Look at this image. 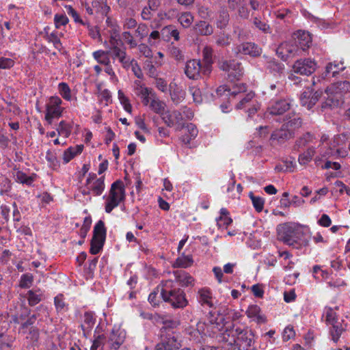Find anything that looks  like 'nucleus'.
Wrapping results in <instances>:
<instances>
[{
	"instance_id": "1",
	"label": "nucleus",
	"mask_w": 350,
	"mask_h": 350,
	"mask_svg": "<svg viewBox=\"0 0 350 350\" xmlns=\"http://www.w3.org/2000/svg\"><path fill=\"white\" fill-rule=\"evenodd\" d=\"M225 330L222 333V340L229 347V349L252 350L255 342L254 332L247 327L231 323L224 325Z\"/></svg>"
},
{
	"instance_id": "2",
	"label": "nucleus",
	"mask_w": 350,
	"mask_h": 350,
	"mask_svg": "<svg viewBox=\"0 0 350 350\" xmlns=\"http://www.w3.org/2000/svg\"><path fill=\"white\" fill-rule=\"evenodd\" d=\"M347 137L344 134L336 135L329 139L326 134L321 136L320 144L318 146V153L321 159L345 158L348 155L346 149Z\"/></svg>"
},
{
	"instance_id": "3",
	"label": "nucleus",
	"mask_w": 350,
	"mask_h": 350,
	"mask_svg": "<svg viewBox=\"0 0 350 350\" xmlns=\"http://www.w3.org/2000/svg\"><path fill=\"white\" fill-rule=\"evenodd\" d=\"M350 93V81H338L330 84L325 90L323 107H338L344 103V96Z\"/></svg>"
},
{
	"instance_id": "4",
	"label": "nucleus",
	"mask_w": 350,
	"mask_h": 350,
	"mask_svg": "<svg viewBox=\"0 0 350 350\" xmlns=\"http://www.w3.org/2000/svg\"><path fill=\"white\" fill-rule=\"evenodd\" d=\"M278 239L285 244L294 246L303 234L299 227H295L290 223L280 224L277 227Z\"/></svg>"
},
{
	"instance_id": "5",
	"label": "nucleus",
	"mask_w": 350,
	"mask_h": 350,
	"mask_svg": "<svg viewBox=\"0 0 350 350\" xmlns=\"http://www.w3.org/2000/svg\"><path fill=\"white\" fill-rule=\"evenodd\" d=\"M161 297L174 308H183L188 304L185 293L180 288H174L169 291L162 288Z\"/></svg>"
},
{
	"instance_id": "6",
	"label": "nucleus",
	"mask_w": 350,
	"mask_h": 350,
	"mask_svg": "<svg viewBox=\"0 0 350 350\" xmlns=\"http://www.w3.org/2000/svg\"><path fill=\"white\" fill-rule=\"evenodd\" d=\"M62 99L57 96H51L46 104L45 120L49 124L53 122L55 118H59L62 116L64 108L61 105Z\"/></svg>"
},
{
	"instance_id": "7",
	"label": "nucleus",
	"mask_w": 350,
	"mask_h": 350,
	"mask_svg": "<svg viewBox=\"0 0 350 350\" xmlns=\"http://www.w3.org/2000/svg\"><path fill=\"white\" fill-rule=\"evenodd\" d=\"M278 55L284 61L297 55H301L300 49L294 41L282 43L277 49Z\"/></svg>"
},
{
	"instance_id": "8",
	"label": "nucleus",
	"mask_w": 350,
	"mask_h": 350,
	"mask_svg": "<svg viewBox=\"0 0 350 350\" xmlns=\"http://www.w3.org/2000/svg\"><path fill=\"white\" fill-rule=\"evenodd\" d=\"M293 69L295 73L310 75L316 70L317 62L311 59H300L294 63Z\"/></svg>"
},
{
	"instance_id": "9",
	"label": "nucleus",
	"mask_w": 350,
	"mask_h": 350,
	"mask_svg": "<svg viewBox=\"0 0 350 350\" xmlns=\"http://www.w3.org/2000/svg\"><path fill=\"white\" fill-rule=\"evenodd\" d=\"M220 69L228 72L230 80H239L243 75V69L239 62L232 61H224L220 64Z\"/></svg>"
},
{
	"instance_id": "10",
	"label": "nucleus",
	"mask_w": 350,
	"mask_h": 350,
	"mask_svg": "<svg viewBox=\"0 0 350 350\" xmlns=\"http://www.w3.org/2000/svg\"><path fill=\"white\" fill-rule=\"evenodd\" d=\"M220 69L228 72L230 80H239L243 75V69L239 62L232 61H224L220 64Z\"/></svg>"
},
{
	"instance_id": "11",
	"label": "nucleus",
	"mask_w": 350,
	"mask_h": 350,
	"mask_svg": "<svg viewBox=\"0 0 350 350\" xmlns=\"http://www.w3.org/2000/svg\"><path fill=\"white\" fill-rule=\"evenodd\" d=\"M291 106L288 99L275 100L270 102L267 109V114L271 116H280L287 111Z\"/></svg>"
},
{
	"instance_id": "12",
	"label": "nucleus",
	"mask_w": 350,
	"mask_h": 350,
	"mask_svg": "<svg viewBox=\"0 0 350 350\" xmlns=\"http://www.w3.org/2000/svg\"><path fill=\"white\" fill-rule=\"evenodd\" d=\"M202 73L203 74V66L200 60L190 59L187 62L185 74L189 79L198 80L201 78Z\"/></svg>"
},
{
	"instance_id": "13",
	"label": "nucleus",
	"mask_w": 350,
	"mask_h": 350,
	"mask_svg": "<svg viewBox=\"0 0 350 350\" xmlns=\"http://www.w3.org/2000/svg\"><path fill=\"white\" fill-rule=\"evenodd\" d=\"M110 43L111 44L112 57L113 59L117 58L124 68H127L131 63V58L126 55V51L118 46V40H116L113 36H111Z\"/></svg>"
},
{
	"instance_id": "14",
	"label": "nucleus",
	"mask_w": 350,
	"mask_h": 350,
	"mask_svg": "<svg viewBox=\"0 0 350 350\" xmlns=\"http://www.w3.org/2000/svg\"><path fill=\"white\" fill-rule=\"evenodd\" d=\"M125 339V333L119 329H112L107 338L106 345L108 350H118Z\"/></svg>"
},
{
	"instance_id": "15",
	"label": "nucleus",
	"mask_w": 350,
	"mask_h": 350,
	"mask_svg": "<svg viewBox=\"0 0 350 350\" xmlns=\"http://www.w3.org/2000/svg\"><path fill=\"white\" fill-rule=\"evenodd\" d=\"M162 120L168 126H177L178 129L182 128L184 123L182 112L179 111V109L172 112L166 111L163 115Z\"/></svg>"
},
{
	"instance_id": "16",
	"label": "nucleus",
	"mask_w": 350,
	"mask_h": 350,
	"mask_svg": "<svg viewBox=\"0 0 350 350\" xmlns=\"http://www.w3.org/2000/svg\"><path fill=\"white\" fill-rule=\"evenodd\" d=\"M236 55H249L256 57L260 55L261 50L254 43L245 42L237 46L234 49Z\"/></svg>"
},
{
	"instance_id": "17",
	"label": "nucleus",
	"mask_w": 350,
	"mask_h": 350,
	"mask_svg": "<svg viewBox=\"0 0 350 350\" xmlns=\"http://www.w3.org/2000/svg\"><path fill=\"white\" fill-rule=\"evenodd\" d=\"M104 177L100 176L96 178V176H88L86 180V189L91 190L96 196L100 195L105 188Z\"/></svg>"
},
{
	"instance_id": "18",
	"label": "nucleus",
	"mask_w": 350,
	"mask_h": 350,
	"mask_svg": "<svg viewBox=\"0 0 350 350\" xmlns=\"http://www.w3.org/2000/svg\"><path fill=\"white\" fill-rule=\"evenodd\" d=\"M295 36L293 41L298 45L300 52L302 54L303 51H305L309 48L312 42L311 36L308 32L305 31H298Z\"/></svg>"
},
{
	"instance_id": "19",
	"label": "nucleus",
	"mask_w": 350,
	"mask_h": 350,
	"mask_svg": "<svg viewBox=\"0 0 350 350\" xmlns=\"http://www.w3.org/2000/svg\"><path fill=\"white\" fill-rule=\"evenodd\" d=\"M320 94L318 91L314 93L310 91L304 92L300 97V101L302 106L307 107L308 109H311L319 100Z\"/></svg>"
},
{
	"instance_id": "20",
	"label": "nucleus",
	"mask_w": 350,
	"mask_h": 350,
	"mask_svg": "<svg viewBox=\"0 0 350 350\" xmlns=\"http://www.w3.org/2000/svg\"><path fill=\"white\" fill-rule=\"evenodd\" d=\"M178 349V343L174 336L168 335L161 339V342H159L155 350H176Z\"/></svg>"
},
{
	"instance_id": "21",
	"label": "nucleus",
	"mask_w": 350,
	"mask_h": 350,
	"mask_svg": "<svg viewBox=\"0 0 350 350\" xmlns=\"http://www.w3.org/2000/svg\"><path fill=\"white\" fill-rule=\"evenodd\" d=\"M246 91V86L243 83L236 84L232 89H227L226 86H220L217 89V94L219 96L225 95L236 96L237 94Z\"/></svg>"
},
{
	"instance_id": "22",
	"label": "nucleus",
	"mask_w": 350,
	"mask_h": 350,
	"mask_svg": "<svg viewBox=\"0 0 350 350\" xmlns=\"http://www.w3.org/2000/svg\"><path fill=\"white\" fill-rule=\"evenodd\" d=\"M203 56V75H209L211 72V64L213 63V49L206 46L202 50Z\"/></svg>"
},
{
	"instance_id": "23",
	"label": "nucleus",
	"mask_w": 350,
	"mask_h": 350,
	"mask_svg": "<svg viewBox=\"0 0 350 350\" xmlns=\"http://www.w3.org/2000/svg\"><path fill=\"white\" fill-rule=\"evenodd\" d=\"M109 196L118 199L120 198L121 202L124 200V185L122 180H118L112 184L110 189Z\"/></svg>"
},
{
	"instance_id": "24",
	"label": "nucleus",
	"mask_w": 350,
	"mask_h": 350,
	"mask_svg": "<svg viewBox=\"0 0 350 350\" xmlns=\"http://www.w3.org/2000/svg\"><path fill=\"white\" fill-rule=\"evenodd\" d=\"M301 124L302 120L300 116L293 113L287 118L286 122L283 124V126L293 133L296 129L301 126Z\"/></svg>"
},
{
	"instance_id": "25",
	"label": "nucleus",
	"mask_w": 350,
	"mask_h": 350,
	"mask_svg": "<svg viewBox=\"0 0 350 350\" xmlns=\"http://www.w3.org/2000/svg\"><path fill=\"white\" fill-rule=\"evenodd\" d=\"M170 91L171 98L176 104L184 100L186 93L181 87L176 83H171L170 85Z\"/></svg>"
},
{
	"instance_id": "26",
	"label": "nucleus",
	"mask_w": 350,
	"mask_h": 350,
	"mask_svg": "<svg viewBox=\"0 0 350 350\" xmlns=\"http://www.w3.org/2000/svg\"><path fill=\"white\" fill-rule=\"evenodd\" d=\"M83 145L79 144L76 145L75 146H70L67 148L63 154V160L64 162L67 163L72 159H74L76 156L80 154L83 150Z\"/></svg>"
},
{
	"instance_id": "27",
	"label": "nucleus",
	"mask_w": 350,
	"mask_h": 350,
	"mask_svg": "<svg viewBox=\"0 0 350 350\" xmlns=\"http://www.w3.org/2000/svg\"><path fill=\"white\" fill-rule=\"evenodd\" d=\"M345 66L342 61H334L327 64L325 67V76L332 75V77H335L340 72L345 69Z\"/></svg>"
},
{
	"instance_id": "28",
	"label": "nucleus",
	"mask_w": 350,
	"mask_h": 350,
	"mask_svg": "<svg viewBox=\"0 0 350 350\" xmlns=\"http://www.w3.org/2000/svg\"><path fill=\"white\" fill-rule=\"evenodd\" d=\"M176 280L182 286L193 285L194 279L185 271L180 270L174 272Z\"/></svg>"
},
{
	"instance_id": "29",
	"label": "nucleus",
	"mask_w": 350,
	"mask_h": 350,
	"mask_svg": "<svg viewBox=\"0 0 350 350\" xmlns=\"http://www.w3.org/2000/svg\"><path fill=\"white\" fill-rule=\"evenodd\" d=\"M296 163L295 159L284 161L276 165L275 170L276 173H292L294 172Z\"/></svg>"
},
{
	"instance_id": "30",
	"label": "nucleus",
	"mask_w": 350,
	"mask_h": 350,
	"mask_svg": "<svg viewBox=\"0 0 350 350\" xmlns=\"http://www.w3.org/2000/svg\"><path fill=\"white\" fill-rule=\"evenodd\" d=\"M293 133L282 126L280 129L276 130L272 133L271 139L278 143H282L291 137Z\"/></svg>"
},
{
	"instance_id": "31",
	"label": "nucleus",
	"mask_w": 350,
	"mask_h": 350,
	"mask_svg": "<svg viewBox=\"0 0 350 350\" xmlns=\"http://www.w3.org/2000/svg\"><path fill=\"white\" fill-rule=\"evenodd\" d=\"M27 295L28 304L31 306H36L44 299V295L40 288L28 291Z\"/></svg>"
},
{
	"instance_id": "32",
	"label": "nucleus",
	"mask_w": 350,
	"mask_h": 350,
	"mask_svg": "<svg viewBox=\"0 0 350 350\" xmlns=\"http://www.w3.org/2000/svg\"><path fill=\"white\" fill-rule=\"evenodd\" d=\"M165 103L163 101L160 100L158 98L154 96L150 103V108L154 113L161 115L163 118V115L165 114Z\"/></svg>"
},
{
	"instance_id": "33",
	"label": "nucleus",
	"mask_w": 350,
	"mask_h": 350,
	"mask_svg": "<svg viewBox=\"0 0 350 350\" xmlns=\"http://www.w3.org/2000/svg\"><path fill=\"white\" fill-rule=\"evenodd\" d=\"M92 56L94 59L100 64L105 66L111 63L109 58V51L98 50L92 53Z\"/></svg>"
},
{
	"instance_id": "34",
	"label": "nucleus",
	"mask_w": 350,
	"mask_h": 350,
	"mask_svg": "<svg viewBox=\"0 0 350 350\" xmlns=\"http://www.w3.org/2000/svg\"><path fill=\"white\" fill-rule=\"evenodd\" d=\"M198 294V301L202 306L207 305L210 308L213 307V304L211 301V293L208 289L202 288L199 290Z\"/></svg>"
},
{
	"instance_id": "35",
	"label": "nucleus",
	"mask_w": 350,
	"mask_h": 350,
	"mask_svg": "<svg viewBox=\"0 0 350 350\" xmlns=\"http://www.w3.org/2000/svg\"><path fill=\"white\" fill-rule=\"evenodd\" d=\"M230 16L226 9L223 8L219 10L216 19V25L219 29L225 28L229 22Z\"/></svg>"
},
{
	"instance_id": "36",
	"label": "nucleus",
	"mask_w": 350,
	"mask_h": 350,
	"mask_svg": "<svg viewBox=\"0 0 350 350\" xmlns=\"http://www.w3.org/2000/svg\"><path fill=\"white\" fill-rule=\"evenodd\" d=\"M95 322L96 318L94 317V314L90 311L85 312L84 314V323L87 325L88 331L83 325H81L85 336H86L87 333L93 327Z\"/></svg>"
},
{
	"instance_id": "37",
	"label": "nucleus",
	"mask_w": 350,
	"mask_h": 350,
	"mask_svg": "<svg viewBox=\"0 0 350 350\" xmlns=\"http://www.w3.org/2000/svg\"><path fill=\"white\" fill-rule=\"evenodd\" d=\"M107 234V229L105 223L102 220H99L94 227L93 237L96 239L105 240Z\"/></svg>"
},
{
	"instance_id": "38",
	"label": "nucleus",
	"mask_w": 350,
	"mask_h": 350,
	"mask_svg": "<svg viewBox=\"0 0 350 350\" xmlns=\"http://www.w3.org/2000/svg\"><path fill=\"white\" fill-rule=\"evenodd\" d=\"M195 29L197 33L203 36L211 35L213 33V27L204 21L197 23Z\"/></svg>"
},
{
	"instance_id": "39",
	"label": "nucleus",
	"mask_w": 350,
	"mask_h": 350,
	"mask_svg": "<svg viewBox=\"0 0 350 350\" xmlns=\"http://www.w3.org/2000/svg\"><path fill=\"white\" fill-rule=\"evenodd\" d=\"M92 7L95 10V13L101 16H106L110 10V7L107 5L105 0H97L92 2Z\"/></svg>"
},
{
	"instance_id": "40",
	"label": "nucleus",
	"mask_w": 350,
	"mask_h": 350,
	"mask_svg": "<svg viewBox=\"0 0 350 350\" xmlns=\"http://www.w3.org/2000/svg\"><path fill=\"white\" fill-rule=\"evenodd\" d=\"M193 260L191 256L185 255L184 253L181 254L175 261L174 264V267L187 268L193 265Z\"/></svg>"
},
{
	"instance_id": "41",
	"label": "nucleus",
	"mask_w": 350,
	"mask_h": 350,
	"mask_svg": "<svg viewBox=\"0 0 350 350\" xmlns=\"http://www.w3.org/2000/svg\"><path fill=\"white\" fill-rule=\"evenodd\" d=\"M187 133L183 136V141L185 144H189L192 139L197 137L198 131L194 124H189L187 126Z\"/></svg>"
},
{
	"instance_id": "42",
	"label": "nucleus",
	"mask_w": 350,
	"mask_h": 350,
	"mask_svg": "<svg viewBox=\"0 0 350 350\" xmlns=\"http://www.w3.org/2000/svg\"><path fill=\"white\" fill-rule=\"evenodd\" d=\"M72 126L70 123L64 120H62L59 123L56 130L59 135H62L64 137L67 138L70 136L72 131Z\"/></svg>"
},
{
	"instance_id": "43",
	"label": "nucleus",
	"mask_w": 350,
	"mask_h": 350,
	"mask_svg": "<svg viewBox=\"0 0 350 350\" xmlns=\"http://www.w3.org/2000/svg\"><path fill=\"white\" fill-rule=\"evenodd\" d=\"M133 90L137 96H144L152 90L145 87L144 84L139 79L133 81Z\"/></svg>"
},
{
	"instance_id": "44",
	"label": "nucleus",
	"mask_w": 350,
	"mask_h": 350,
	"mask_svg": "<svg viewBox=\"0 0 350 350\" xmlns=\"http://www.w3.org/2000/svg\"><path fill=\"white\" fill-rule=\"evenodd\" d=\"M178 21L184 28H188L193 22V16L189 12H183L179 14Z\"/></svg>"
},
{
	"instance_id": "45",
	"label": "nucleus",
	"mask_w": 350,
	"mask_h": 350,
	"mask_svg": "<svg viewBox=\"0 0 350 350\" xmlns=\"http://www.w3.org/2000/svg\"><path fill=\"white\" fill-rule=\"evenodd\" d=\"M105 241V240L92 237L90 243V252L94 255L98 254L103 250Z\"/></svg>"
},
{
	"instance_id": "46",
	"label": "nucleus",
	"mask_w": 350,
	"mask_h": 350,
	"mask_svg": "<svg viewBox=\"0 0 350 350\" xmlns=\"http://www.w3.org/2000/svg\"><path fill=\"white\" fill-rule=\"evenodd\" d=\"M254 97V93L251 92L245 95L244 98H243L240 102L237 105V109H246L250 107L253 103H255L256 101H253V98Z\"/></svg>"
},
{
	"instance_id": "47",
	"label": "nucleus",
	"mask_w": 350,
	"mask_h": 350,
	"mask_svg": "<svg viewBox=\"0 0 350 350\" xmlns=\"http://www.w3.org/2000/svg\"><path fill=\"white\" fill-rule=\"evenodd\" d=\"M344 329L340 322L332 325L329 329V333L332 336V339L334 342H337L338 341Z\"/></svg>"
},
{
	"instance_id": "48",
	"label": "nucleus",
	"mask_w": 350,
	"mask_h": 350,
	"mask_svg": "<svg viewBox=\"0 0 350 350\" xmlns=\"http://www.w3.org/2000/svg\"><path fill=\"white\" fill-rule=\"evenodd\" d=\"M249 197L251 199L252 202V204L255 208V210L260 213L263 210L264 204H265V200L263 198L255 196L253 193V192H250Z\"/></svg>"
},
{
	"instance_id": "49",
	"label": "nucleus",
	"mask_w": 350,
	"mask_h": 350,
	"mask_svg": "<svg viewBox=\"0 0 350 350\" xmlns=\"http://www.w3.org/2000/svg\"><path fill=\"white\" fill-rule=\"evenodd\" d=\"M58 91L64 99L68 101L71 100V90L66 83H59Z\"/></svg>"
},
{
	"instance_id": "50",
	"label": "nucleus",
	"mask_w": 350,
	"mask_h": 350,
	"mask_svg": "<svg viewBox=\"0 0 350 350\" xmlns=\"http://www.w3.org/2000/svg\"><path fill=\"white\" fill-rule=\"evenodd\" d=\"M315 150L313 147L309 148L306 152L299 157V162L300 164H306L310 162L314 155Z\"/></svg>"
},
{
	"instance_id": "51",
	"label": "nucleus",
	"mask_w": 350,
	"mask_h": 350,
	"mask_svg": "<svg viewBox=\"0 0 350 350\" xmlns=\"http://www.w3.org/2000/svg\"><path fill=\"white\" fill-rule=\"evenodd\" d=\"M118 99L121 103V105L123 106L124 109L129 113H131L132 111V106L130 103V101L129 98L125 96L124 92L122 90H118Z\"/></svg>"
},
{
	"instance_id": "52",
	"label": "nucleus",
	"mask_w": 350,
	"mask_h": 350,
	"mask_svg": "<svg viewBox=\"0 0 350 350\" xmlns=\"http://www.w3.org/2000/svg\"><path fill=\"white\" fill-rule=\"evenodd\" d=\"M325 322L327 325H334L338 322V316L332 308H328L325 311Z\"/></svg>"
},
{
	"instance_id": "53",
	"label": "nucleus",
	"mask_w": 350,
	"mask_h": 350,
	"mask_svg": "<svg viewBox=\"0 0 350 350\" xmlns=\"http://www.w3.org/2000/svg\"><path fill=\"white\" fill-rule=\"evenodd\" d=\"M169 53L170 56L175 59L176 61L184 60V54L182 50L174 45L172 44L171 46H170Z\"/></svg>"
},
{
	"instance_id": "54",
	"label": "nucleus",
	"mask_w": 350,
	"mask_h": 350,
	"mask_svg": "<svg viewBox=\"0 0 350 350\" xmlns=\"http://www.w3.org/2000/svg\"><path fill=\"white\" fill-rule=\"evenodd\" d=\"M37 319V315L36 314H32L30 316L27 321L22 323L20 327H19V332L23 334H26L27 332V329L30 327L33 326L36 320Z\"/></svg>"
},
{
	"instance_id": "55",
	"label": "nucleus",
	"mask_w": 350,
	"mask_h": 350,
	"mask_svg": "<svg viewBox=\"0 0 350 350\" xmlns=\"http://www.w3.org/2000/svg\"><path fill=\"white\" fill-rule=\"evenodd\" d=\"M26 338L33 342H38L40 337V330L35 326H31L27 329Z\"/></svg>"
},
{
	"instance_id": "56",
	"label": "nucleus",
	"mask_w": 350,
	"mask_h": 350,
	"mask_svg": "<svg viewBox=\"0 0 350 350\" xmlns=\"http://www.w3.org/2000/svg\"><path fill=\"white\" fill-rule=\"evenodd\" d=\"M69 20L65 14H56L54 16V24L57 29L68 24Z\"/></svg>"
},
{
	"instance_id": "57",
	"label": "nucleus",
	"mask_w": 350,
	"mask_h": 350,
	"mask_svg": "<svg viewBox=\"0 0 350 350\" xmlns=\"http://www.w3.org/2000/svg\"><path fill=\"white\" fill-rule=\"evenodd\" d=\"M33 281V277L31 274L25 273L22 275L20 281V287L22 288H29Z\"/></svg>"
},
{
	"instance_id": "58",
	"label": "nucleus",
	"mask_w": 350,
	"mask_h": 350,
	"mask_svg": "<svg viewBox=\"0 0 350 350\" xmlns=\"http://www.w3.org/2000/svg\"><path fill=\"white\" fill-rule=\"evenodd\" d=\"M148 27L146 24L141 23L138 25L137 28L136 29L135 35L140 40H142L148 36Z\"/></svg>"
},
{
	"instance_id": "59",
	"label": "nucleus",
	"mask_w": 350,
	"mask_h": 350,
	"mask_svg": "<svg viewBox=\"0 0 350 350\" xmlns=\"http://www.w3.org/2000/svg\"><path fill=\"white\" fill-rule=\"evenodd\" d=\"M120 202V198L118 199L109 196L105 204V211L108 213H111L115 207L119 205Z\"/></svg>"
},
{
	"instance_id": "60",
	"label": "nucleus",
	"mask_w": 350,
	"mask_h": 350,
	"mask_svg": "<svg viewBox=\"0 0 350 350\" xmlns=\"http://www.w3.org/2000/svg\"><path fill=\"white\" fill-rule=\"evenodd\" d=\"M129 68H131L133 72L138 79H142L143 77V72L137 62L134 59H131V63L126 68L128 69Z\"/></svg>"
},
{
	"instance_id": "61",
	"label": "nucleus",
	"mask_w": 350,
	"mask_h": 350,
	"mask_svg": "<svg viewBox=\"0 0 350 350\" xmlns=\"http://www.w3.org/2000/svg\"><path fill=\"white\" fill-rule=\"evenodd\" d=\"M11 188L10 180L7 176H0V193L8 192Z\"/></svg>"
},
{
	"instance_id": "62",
	"label": "nucleus",
	"mask_w": 350,
	"mask_h": 350,
	"mask_svg": "<svg viewBox=\"0 0 350 350\" xmlns=\"http://www.w3.org/2000/svg\"><path fill=\"white\" fill-rule=\"evenodd\" d=\"M314 137L312 134L308 133L301 137L297 142L296 145L300 148L305 146L307 144L313 142Z\"/></svg>"
},
{
	"instance_id": "63",
	"label": "nucleus",
	"mask_w": 350,
	"mask_h": 350,
	"mask_svg": "<svg viewBox=\"0 0 350 350\" xmlns=\"http://www.w3.org/2000/svg\"><path fill=\"white\" fill-rule=\"evenodd\" d=\"M122 39L127 43L131 48H135L137 45V42L133 39V36L129 31H124L122 34Z\"/></svg>"
},
{
	"instance_id": "64",
	"label": "nucleus",
	"mask_w": 350,
	"mask_h": 350,
	"mask_svg": "<svg viewBox=\"0 0 350 350\" xmlns=\"http://www.w3.org/2000/svg\"><path fill=\"white\" fill-rule=\"evenodd\" d=\"M189 92L193 96V101L198 103L202 102V93L200 90L197 87H190Z\"/></svg>"
}]
</instances>
